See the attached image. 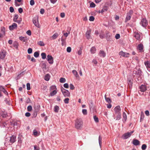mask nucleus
I'll return each instance as SVG.
<instances>
[{"instance_id":"30","label":"nucleus","mask_w":150,"mask_h":150,"mask_svg":"<svg viewBox=\"0 0 150 150\" xmlns=\"http://www.w3.org/2000/svg\"><path fill=\"white\" fill-rule=\"evenodd\" d=\"M62 91L63 94L66 93V94H69L68 91L67 90H65L64 88L61 89Z\"/></svg>"},{"instance_id":"7","label":"nucleus","mask_w":150,"mask_h":150,"mask_svg":"<svg viewBox=\"0 0 150 150\" xmlns=\"http://www.w3.org/2000/svg\"><path fill=\"white\" fill-rule=\"evenodd\" d=\"M120 55L125 57H128L129 56V54L128 53L122 51H121L119 53Z\"/></svg>"},{"instance_id":"6","label":"nucleus","mask_w":150,"mask_h":150,"mask_svg":"<svg viewBox=\"0 0 150 150\" xmlns=\"http://www.w3.org/2000/svg\"><path fill=\"white\" fill-rule=\"evenodd\" d=\"M140 23L143 27H145L148 25V22L146 18H143L141 19Z\"/></svg>"},{"instance_id":"15","label":"nucleus","mask_w":150,"mask_h":150,"mask_svg":"<svg viewBox=\"0 0 150 150\" xmlns=\"http://www.w3.org/2000/svg\"><path fill=\"white\" fill-rule=\"evenodd\" d=\"M91 33V30L90 29L87 30L86 33V37L87 39H89L90 38V34Z\"/></svg>"},{"instance_id":"55","label":"nucleus","mask_w":150,"mask_h":150,"mask_svg":"<svg viewBox=\"0 0 150 150\" xmlns=\"http://www.w3.org/2000/svg\"><path fill=\"white\" fill-rule=\"evenodd\" d=\"M1 31L2 32V33L5 34V28L4 27L1 28Z\"/></svg>"},{"instance_id":"10","label":"nucleus","mask_w":150,"mask_h":150,"mask_svg":"<svg viewBox=\"0 0 150 150\" xmlns=\"http://www.w3.org/2000/svg\"><path fill=\"white\" fill-rule=\"evenodd\" d=\"M115 112V114L120 113L121 108L119 105L116 106L114 109Z\"/></svg>"},{"instance_id":"45","label":"nucleus","mask_w":150,"mask_h":150,"mask_svg":"<svg viewBox=\"0 0 150 150\" xmlns=\"http://www.w3.org/2000/svg\"><path fill=\"white\" fill-rule=\"evenodd\" d=\"M147 146L145 144H143L142 146V150H145L146 149Z\"/></svg>"},{"instance_id":"50","label":"nucleus","mask_w":150,"mask_h":150,"mask_svg":"<svg viewBox=\"0 0 150 150\" xmlns=\"http://www.w3.org/2000/svg\"><path fill=\"white\" fill-rule=\"evenodd\" d=\"M27 88L28 90H30V84L29 83H28L26 84Z\"/></svg>"},{"instance_id":"27","label":"nucleus","mask_w":150,"mask_h":150,"mask_svg":"<svg viewBox=\"0 0 150 150\" xmlns=\"http://www.w3.org/2000/svg\"><path fill=\"white\" fill-rule=\"evenodd\" d=\"M106 33V39H107V41L110 40H111V38L110 37V35L109 34L108 32H107Z\"/></svg>"},{"instance_id":"47","label":"nucleus","mask_w":150,"mask_h":150,"mask_svg":"<svg viewBox=\"0 0 150 150\" xmlns=\"http://www.w3.org/2000/svg\"><path fill=\"white\" fill-rule=\"evenodd\" d=\"M69 99L68 98H65L64 100V102L65 104H68L69 103Z\"/></svg>"},{"instance_id":"31","label":"nucleus","mask_w":150,"mask_h":150,"mask_svg":"<svg viewBox=\"0 0 150 150\" xmlns=\"http://www.w3.org/2000/svg\"><path fill=\"white\" fill-rule=\"evenodd\" d=\"M50 79V76L49 74H47L45 77V79L46 81H48Z\"/></svg>"},{"instance_id":"1","label":"nucleus","mask_w":150,"mask_h":150,"mask_svg":"<svg viewBox=\"0 0 150 150\" xmlns=\"http://www.w3.org/2000/svg\"><path fill=\"white\" fill-rule=\"evenodd\" d=\"M83 122L80 118H78L75 121V126L77 129H81L83 126Z\"/></svg>"},{"instance_id":"25","label":"nucleus","mask_w":150,"mask_h":150,"mask_svg":"<svg viewBox=\"0 0 150 150\" xmlns=\"http://www.w3.org/2000/svg\"><path fill=\"white\" fill-rule=\"evenodd\" d=\"M105 98L106 101L108 103H110L111 102V100L110 98L107 97L106 94H105Z\"/></svg>"},{"instance_id":"39","label":"nucleus","mask_w":150,"mask_h":150,"mask_svg":"<svg viewBox=\"0 0 150 150\" xmlns=\"http://www.w3.org/2000/svg\"><path fill=\"white\" fill-rule=\"evenodd\" d=\"M66 39V38L65 39L63 38V36L61 38V41L62 42V45L63 46L65 44Z\"/></svg>"},{"instance_id":"56","label":"nucleus","mask_w":150,"mask_h":150,"mask_svg":"<svg viewBox=\"0 0 150 150\" xmlns=\"http://www.w3.org/2000/svg\"><path fill=\"white\" fill-rule=\"evenodd\" d=\"M67 52H68L69 53L71 52V48L70 47H69L67 48Z\"/></svg>"},{"instance_id":"38","label":"nucleus","mask_w":150,"mask_h":150,"mask_svg":"<svg viewBox=\"0 0 150 150\" xmlns=\"http://www.w3.org/2000/svg\"><path fill=\"white\" fill-rule=\"evenodd\" d=\"M100 38L102 39H103L105 37V35L103 33L102 31H101V33H100L99 35Z\"/></svg>"},{"instance_id":"23","label":"nucleus","mask_w":150,"mask_h":150,"mask_svg":"<svg viewBox=\"0 0 150 150\" xmlns=\"http://www.w3.org/2000/svg\"><path fill=\"white\" fill-rule=\"evenodd\" d=\"M1 115L3 118L6 117L8 116L6 112H1Z\"/></svg>"},{"instance_id":"8","label":"nucleus","mask_w":150,"mask_h":150,"mask_svg":"<svg viewBox=\"0 0 150 150\" xmlns=\"http://www.w3.org/2000/svg\"><path fill=\"white\" fill-rule=\"evenodd\" d=\"M33 22L35 26L38 28L40 27V25L38 22V17L34 18L33 20Z\"/></svg>"},{"instance_id":"9","label":"nucleus","mask_w":150,"mask_h":150,"mask_svg":"<svg viewBox=\"0 0 150 150\" xmlns=\"http://www.w3.org/2000/svg\"><path fill=\"white\" fill-rule=\"evenodd\" d=\"M47 59L49 63L52 64L53 63V58L52 56L50 55H48L47 56Z\"/></svg>"},{"instance_id":"46","label":"nucleus","mask_w":150,"mask_h":150,"mask_svg":"<svg viewBox=\"0 0 150 150\" xmlns=\"http://www.w3.org/2000/svg\"><path fill=\"white\" fill-rule=\"evenodd\" d=\"M82 112L84 115H86L87 114V110L86 109H83L82 110Z\"/></svg>"},{"instance_id":"24","label":"nucleus","mask_w":150,"mask_h":150,"mask_svg":"<svg viewBox=\"0 0 150 150\" xmlns=\"http://www.w3.org/2000/svg\"><path fill=\"white\" fill-rule=\"evenodd\" d=\"M123 117L122 121L124 122H125L126 121L127 119V115L125 112H123Z\"/></svg>"},{"instance_id":"14","label":"nucleus","mask_w":150,"mask_h":150,"mask_svg":"<svg viewBox=\"0 0 150 150\" xmlns=\"http://www.w3.org/2000/svg\"><path fill=\"white\" fill-rule=\"evenodd\" d=\"M133 79L132 78H128L127 79V82L128 85L130 88H131L132 86Z\"/></svg>"},{"instance_id":"58","label":"nucleus","mask_w":150,"mask_h":150,"mask_svg":"<svg viewBox=\"0 0 150 150\" xmlns=\"http://www.w3.org/2000/svg\"><path fill=\"white\" fill-rule=\"evenodd\" d=\"M32 107L31 106H28L27 107V110L28 111H30L32 110Z\"/></svg>"},{"instance_id":"20","label":"nucleus","mask_w":150,"mask_h":150,"mask_svg":"<svg viewBox=\"0 0 150 150\" xmlns=\"http://www.w3.org/2000/svg\"><path fill=\"white\" fill-rule=\"evenodd\" d=\"M139 141L137 139H134L133 140V144L135 146H137L139 145Z\"/></svg>"},{"instance_id":"26","label":"nucleus","mask_w":150,"mask_h":150,"mask_svg":"<svg viewBox=\"0 0 150 150\" xmlns=\"http://www.w3.org/2000/svg\"><path fill=\"white\" fill-rule=\"evenodd\" d=\"M8 124L6 123V122H1L0 123V127H4L7 126Z\"/></svg>"},{"instance_id":"19","label":"nucleus","mask_w":150,"mask_h":150,"mask_svg":"<svg viewBox=\"0 0 150 150\" xmlns=\"http://www.w3.org/2000/svg\"><path fill=\"white\" fill-rule=\"evenodd\" d=\"M146 89V87L145 85H142L140 87V90L142 92L145 91Z\"/></svg>"},{"instance_id":"41","label":"nucleus","mask_w":150,"mask_h":150,"mask_svg":"<svg viewBox=\"0 0 150 150\" xmlns=\"http://www.w3.org/2000/svg\"><path fill=\"white\" fill-rule=\"evenodd\" d=\"M18 18V14H15L14 16L13 21L15 22L17 20Z\"/></svg>"},{"instance_id":"3","label":"nucleus","mask_w":150,"mask_h":150,"mask_svg":"<svg viewBox=\"0 0 150 150\" xmlns=\"http://www.w3.org/2000/svg\"><path fill=\"white\" fill-rule=\"evenodd\" d=\"M50 94H56L57 93V88L55 85H52L50 88Z\"/></svg>"},{"instance_id":"44","label":"nucleus","mask_w":150,"mask_h":150,"mask_svg":"<svg viewBox=\"0 0 150 150\" xmlns=\"http://www.w3.org/2000/svg\"><path fill=\"white\" fill-rule=\"evenodd\" d=\"M38 44L40 46H44L45 44L44 42L42 41H40L38 42Z\"/></svg>"},{"instance_id":"63","label":"nucleus","mask_w":150,"mask_h":150,"mask_svg":"<svg viewBox=\"0 0 150 150\" xmlns=\"http://www.w3.org/2000/svg\"><path fill=\"white\" fill-rule=\"evenodd\" d=\"M44 12H45V10L44 9L41 8L40 9V12L41 14H43L44 13Z\"/></svg>"},{"instance_id":"40","label":"nucleus","mask_w":150,"mask_h":150,"mask_svg":"<svg viewBox=\"0 0 150 150\" xmlns=\"http://www.w3.org/2000/svg\"><path fill=\"white\" fill-rule=\"evenodd\" d=\"M19 39L20 40L23 42H25L26 41V40L25 38V37L21 36L19 37Z\"/></svg>"},{"instance_id":"57","label":"nucleus","mask_w":150,"mask_h":150,"mask_svg":"<svg viewBox=\"0 0 150 150\" xmlns=\"http://www.w3.org/2000/svg\"><path fill=\"white\" fill-rule=\"evenodd\" d=\"M120 38V35L119 34H117L115 35V38L116 39H118Z\"/></svg>"},{"instance_id":"43","label":"nucleus","mask_w":150,"mask_h":150,"mask_svg":"<svg viewBox=\"0 0 150 150\" xmlns=\"http://www.w3.org/2000/svg\"><path fill=\"white\" fill-rule=\"evenodd\" d=\"M42 58L43 59H45L46 58V54L44 52L42 53L41 54Z\"/></svg>"},{"instance_id":"11","label":"nucleus","mask_w":150,"mask_h":150,"mask_svg":"<svg viewBox=\"0 0 150 150\" xmlns=\"http://www.w3.org/2000/svg\"><path fill=\"white\" fill-rule=\"evenodd\" d=\"M134 37L137 40H140L142 39L141 35L137 32L134 33Z\"/></svg>"},{"instance_id":"61","label":"nucleus","mask_w":150,"mask_h":150,"mask_svg":"<svg viewBox=\"0 0 150 150\" xmlns=\"http://www.w3.org/2000/svg\"><path fill=\"white\" fill-rule=\"evenodd\" d=\"M10 11L11 13H13L14 11L13 8L12 7H10L9 8Z\"/></svg>"},{"instance_id":"34","label":"nucleus","mask_w":150,"mask_h":150,"mask_svg":"<svg viewBox=\"0 0 150 150\" xmlns=\"http://www.w3.org/2000/svg\"><path fill=\"white\" fill-rule=\"evenodd\" d=\"M72 72L74 75L76 77H79V75L76 71L75 70H73L72 71Z\"/></svg>"},{"instance_id":"32","label":"nucleus","mask_w":150,"mask_h":150,"mask_svg":"<svg viewBox=\"0 0 150 150\" xmlns=\"http://www.w3.org/2000/svg\"><path fill=\"white\" fill-rule=\"evenodd\" d=\"M59 110V107L57 105H56L54 107V110L55 112H58Z\"/></svg>"},{"instance_id":"29","label":"nucleus","mask_w":150,"mask_h":150,"mask_svg":"<svg viewBox=\"0 0 150 150\" xmlns=\"http://www.w3.org/2000/svg\"><path fill=\"white\" fill-rule=\"evenodd\" d=\"M90 51L92 54H94L96 52V49L94 47H92L90 50Z\"/></svg>"},{"instance_id":"37","label":"nucleus","mask_w":150,"mask_h":150,"mask_svg":"<svg viewBox=\"0 0 150 150\" xmlns=\"http://www.w3.org/2000/svg\"><path fill=\"white\" fill-rule=\"evenodd\" d=\"M66 79L64 78L61 77L59 81L61 83H64L66 82Z\"/></svg>"},{"instance_id":"64","label":"nucleus","mask_w":150,"mask_h":150,"mask_svg":"<svg viewBox=\"0 0 150 150\" xmlns=\"http://www.w3.org/2000/svg\"><path fill=\"white\" fill-rule=\"evenodd\" d=\"M39 147L36 146H34V150H39Z\"/></svg>"},{"instance_id":"42","label":"nucleus","mask_w":150,"mask_h":150,"mask_svg":"<svg viewBox=\"0 0 150 150\" xmlns=\"http://www.w3.org/2000/svg\"><path fill=\"white\" fill-rule=\"evenodd\" d=\"M93 119H94V121L96 122L97 123L99 122L98 119V117L96 115L93 116Z\"/></svg>"},{"instance_id":"28","label":"nucleus","mask_w":150,"mask_h":150,"mask_svg":"<svg viewBox=\"0 0 150 150\" xmlns=\"http://www.w3.org/2000/svg\"><path fill=\"white\" fill-rule=\"evenodd\" d=\"M144 64L147 68H150V62L148 61L145 62Z\"/></svg>"},{"instance_id":"22","label":"nucleus","mask_w":150,"mask_h":150,"mask_svg":"<svg viewBox=\"0 0 150 150\" xmlns=\"http://www.w3.org/2000/svg\"><path fill=\"white\" fill-rule=\"evenodd\" d=\"M137 49L138 50H140V52H142L143 49V45L142 44L139 45L138 46Z\"/></svg>"},{"instance_id":"2","label":"nucleus","mask_w":150,"mask_h":150,"mask_svg":"<svg viewBox=\"0 0 150 150\" xmlns=\"http://www.w3.org/2000/svg\"><path fill=\"white\" fill-rule=\"evenodd\" d=\"M142 71L139 68H136L133 71V76H136L137 77H139L141 76Z\"/></svg>"},{"instance_id":"60","label":"nucleus","mask_w":150,"mask_h":150,"mask_svg":"<svg viewBox=\"0 0 150 150\" xmlns=\"http://www.w3.org/2000/svg\"><path fill=\"white\" fill-rule=\"evenodd\" d=\"M70 88L71 90H73L74 89V87L72 84H70L69 85Z\"/></svg>"},{"instance_id":"17","label":"nucleus","mask_w":150,"mask_h":150,"mask_svg":"<svg viewBox=\"0 0 150 150\" xmlns=\"http://www.w3.org/2000/svg\"><path fill=\"white\" fill-rule=\"evenodd\" d=\"M16 141V137L15 136L13 135L10 137V142L11 143H13L15 142Z\"/></svg>"},{"instance_id":"51","label":"nucleus","mask_w":150,"mask_h":150,"mask_svg":"<svg viewBox=\"0 0 150 150\" xmlns=\"http://www.w3.org/2000/svg\"><path fill=\"white\" fill-rule=\"evenodd\" d=\"M33 134L35 136H37L38 134V132L36 130L34 129L33 132Z\"/></svg>"},{"instance_id":"49","label":"nucleus","mask_w":150,"mask_h":150,"mask_svg":"<svg viewBox=\"0 0 150 150\" xmlns=\"http://www.w3.org/2000/svg\"><path fill=\"white\" fill-rule=\"evenodd\" d=\"M94 19H95V18H94V17L93 16H91L89 17V20L90 21H94Z\"/></svg>"},{"instance_id":"35","label":"nucleus","mask_w":150,"mask_h":150,"mask_svg":"<svg viewBox=\"0 0 150 150\" xmlns=\"http://www.w3.org/2000/svg\"><path fill=\"white\" fill-rule=\"evenodd\" d=\"M98 141L100 146L101 147L102 144V137L100 135L99 137Z\"/></svg>"},{"instance_id":"62","label":"nucleus","mask_w":150,"mask_h":150,"mask_svg":"<svg viewBox=\"0 0 150 150\" xmlns=\"http://www.w3.org/2000/svg\"><path fill=\"white\" fill-rule=\"evenodd\" d=\"M71 30V28H70V27H68L67 30V33H69V34L70 33V31Z\"/></svg>"},{"instance_id":"16","label":"nucleus","mask_w":150,"mask_h":150,"mask_svg":"<svg viewBox=\"0 0 150 150\" xmlns=\"http://www.w3.org/2000/svg\"><path fill=\"white\" fill-rule=\"evenodd\" d=\"M4 93V94H8V92L2 86H0V94Z\"/></svg>"},{"instance_id":"54","label":"nucleus","mask_w":150,"mask_h":150,"mask_svg":"<svg viewBox=\"0 0 150 150\" xmlns=\"http://www.w3.org/2000/svg\"><path fill=\"white\" fill-rule=\"evenodd\" d=\"M96 6L95 4L93 2H91L90 5V7L92 8Z\"/></svg>"},{"instance_id":"48","label":"nucleus","mask_w":150,"mask_h":150,"mask_svg":"<svg viewBox=\"0 0 150 150\" xmlns=\"http://www.w3.org/2000/svg\"><path fill=\"white\" fill-rule=\"evenodd\" d=\"M39 55V52H35L34 53V56L35 57H36V58L38 57Z\"/></svg>"},{"instance_id":"33","label":"nucleus","mask_w":150,"mask_h":150,"mask_svg":"<svg viewBox=\"0 0 150 150\" xmlns=\"http://www.w3.org/2000/svg\"><path fill=\"white\" fill-rule=\"evenodd\" d=\"M108 10V8L107 6L104 7L102 9L101 11L100 12L101 13H103L105 11H106Z\"/></svg>"},{"instance_id":"13","label":"nucleus","mask_w":150,"mask_h":150,"mask_svg":"<svg viewBox=\"0 0 150 150\" xmlns=\"http://www.w3.org/2000/svg\"><path fill=\"white\" fill-rule=\"evenodd\" d=\"M113 117L114 119L116 118V120H120L121 117V113L114 114Z\"/></svg>"},{"instance_id":"36","label":"nucleus","mask_w":150,"mask_h":150,"mask_svg":"<svg viewBox=\"0 0 150 150\" xmlns=\"http://www.w3.org/2000/svg\"><path fill=\"white\" fill-rule=\"evenodd\" d=\"M58 36V34L57 33H54L52 36V38L53 39H55Z\"/></svg>"},{"instance_id":"52","label":"nucleus","mask_w":150,"mask_h":150,"mask_svg":"<svg viewBox=\"0 0 150 150\" xmlns=\"http://www.w3.org/2000/svg\"><path fill=\"white\" fill-rule=\"evenodd\" d=\"M33 50L31 48H29L28 50V54H30L32 52Z\"/></svg>"},{"instance_id":"5","label":"nucleus","mask_w":150,"mask_h":150,"mask_svg":"<svg viewBox=\"0 0 150 150\" xmlns=\"http://www.w3.org/2000/svg\"><path fill=\"white\" fill-rule=\"evenodd\" d=\"M133 12L132 10H130L129 12H128L127 14V16L125 19V22H127L131 18L132 15V14Z\"/></svg>"},{"instance_id":"59","label":"nucleus","mask_w":150,"mask_h":150,"mask_svg":"<svg viewBox=\"0 0 150 150\" xmlns=\"http://www.w3.org/2000/svg\"><path fill=\"white\" fill-rule=\"evenodd\" d=\"M35 4V2L34 0H31L30 1V4L31 6Z\"/></svg>"},{"instance_id":"21","label":"nucleus","mask_w":150,"mask_h":150,"mask_svg":"<svg viewBox=\"0 0 150 150\" xmlns=\"http://www.w3.org/2000/svg\"><path fill=\"white\" fill-rule=\"evenodd\" d=\"M99 55L101 57H104L106 55L104 52L103 50H100L99 53Z\"/></svg>"},{"instance_id":"4","label":"nucleus","mask_w":150,"mask_h":150,"mask_svg":"<svg viewBox=\"0 0 150 150\" xmlns=\"http://www.w3.org/2000/svg\"><path fill=\"white\" fill-rule=\"evenodd\" d=\"M134 132V131L133 130L130 132H128L124 134L122 136V137L124 139H127L128 138L130 137L131 134Z\"/></svg>"},{"instance_id":"53","label":"nucleus","mask_w":150,"mask_h":150,"mask_svg":"<svg viewBox=\"0 0 150 150\" xmlns=\"http://www.w3.org/2000/svg\"><path fill=\"white\" fill-rule=\"evenodd\" d=\"M22 21V18H20L18 20H17L16 21L14 22H17L18 24H20L21 23V22Z\"/></svg>"},{"instance_id":"18","label":"nucleus","mask_w":150,"mask_h":150,"mask_svg":"<svg viewBox=\"0 0 150 150\" xmlns=\"http://www.w3.org/2000/svg\"><path fill=\"white\" fill-rule=\"evenodd\" d=\"M5 51H2L0 52V58L1 59L4 58L6 56V54Z\"/></svg>"},{"instance_id":"12","label":"nucleus","mask_w":150,"mask_h":150,"mask_svg":"<svg viewBox=\"0 0 150 150\" xmlns=\"http://www.w3.org/2000/svg\"><path fill=\"white\" fill-rule=\"evenodd\" d=\"M17 24L16 23H13L11 25L9 26V29L10 30H11L17 28Z\"/></svg>"}]
</instances>
